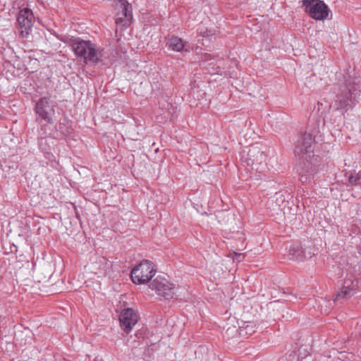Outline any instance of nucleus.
<instances>
[{"label":"nucleus","instance_id":"obj_1","mask_svg":"<svg viewBox=\"0 0 361 361\" xmlns=\"http://www.w3.org/2000/svg\"><path fill=\"white\" fill-rule=\"evenodd\" d=\"M314 138L310 133H304L298 139L294 153L300 160L306 161L308 164H304L305 167L299 171L300 180L302 184H309L314 179V174L312 173V168L310 164L311 158L314 156L312 145Z\"/></svg>","mask_w":361,"mask_h":361},{"label":"nucleus","instance_id":"obj_2","mask_svg":"<svg viewBox=\"0 0 361 361\" xmlns=\"http://www.w3.org/2000/svg\"><path fill=\"white\" fill-rule=\"evenodd\" d=\"M358 94V87L348 73L343 75V82L339 85L338 92L330 107L334 110H344L347 111L356 104Z\"/></svg>","mask_w":361,"mask_h":361},{"label":"nucleus","instance_id":"obj_3","mask_svg":"<svg viewBox=\"0 0 361 361\" xmlns=\"http://www.w3.org/2000/svg\"><path fill=\"white\" fill-rule=\"evenodd\" d=\"M72 48L75 55L83 58L85 63L105 65L111 63L110 60L106 61L107 53L97 49L96 45L90 40H74L72 42Z\"/></svg>","mask_w":361,"mask_h":361},{"label":"nucleus","instance_id":"obj_4","mask_svg":"<svg viewBox=\"0 0 361 361\" xmlns=\"http://www.w3.org/2000/svg\"><path fill=\"white\" fill-rule=\"evenodd\" d=\"M154 264L149 260H143L131 271L130 277L135 284H145L155 275Z\"/></svg>","mask_w":361,"mask_h":361},{"label":"nucleus","instance_id":"obj_5","mask_svg":"<svg viewBox=\"0 0 361 361\" xmlns=\"http://www.w3.org/2000/svg\"><path fill=\"white\" fill-rule=\"evenodd\" d=\"M309 16L317 20H324L329 16L328 6L320 0H302Z\"/></svg>","mask_w":361,"mask_h":361},{"label":"nucleus","instance_id":"obj_6","mask_svg":"<svg viewBox=\"0 0 361 361\" xmlns=\"http://www.w3.org/2000/svg\"><path fill=\"white\" fill-rule=\"evenodd\" d=\"M55 105L49 97L40 98L36 103L35 111L36 114L48 123H53V116L55 114Z\"/></svg>","mask_w":361,"mask_h":361},{"label":"nucleus","instance_id":"obj_7","mask_svg":"<svg viewBox=\"0 0 361 361\" xmlns=\"http://www.w3.org/2000/svg\"><path fill=\"white\" fill-rule=\"evenodd\" d=\"M34 20L35 17L30 9L25 8L19 11L18 16V32L22 37H27L32 31Z\"/></svg>","mask_w":361,"mask_h":361},{"label":"nucleus","instance_id":"obj_8","mask_svg":"<svg viewBox=\"0 0 361 361\" xmlns=\"http://www.w3.org/2000/svg\"><path fill=\"white\" fill-rule=\"evenodd\" d=\"M117 14L116 23L123 26L130 25L133 20V8L126 0H118L116 4Z\"/></svg>","mask_w":361,"mask_h":361},{"label":"nucleus","instance_id":"obj_9","mask_svg":"<svg viewBox=\"0 0 361 361\" xmlns=\"http://www.w3.org/2000/svg\"><path fill=\"white\" fill-rule=\"evenodd\" d=\"M151 288L154 290L156 293L166 300L173 297L175 293V286L166 279L157 277L151 283Z\"/></svg>","mask_w":361,"mask_h":361},{"label":"nucleus","instance_id":"obj_10","mask_svg":"<svg viewBox=\"0 0 361 361\" xmlns=\"http://www.w3.org/2000/svg\"><path fill=\"white\" fill-rule=\"evenodd\" d=\"M121 328L129 333L133 326L137 322V314L131 308H127L123 310L119 317Z\"/></svg>","mask_w":361,"mask_h":361},{"label":"nucleus","instance_id":"obj_11","mask_svg":"<svg viewBox=\"0 0 361 361\" xmlns=\"http://www.w3.org/2000/svg\"><path fill=\"white\" fill-rule=\"evenodd\" d=\"M166 46L169 49L173 51H190V47L188 42H184L181 38L176 36H172L168 38Z\"/></svg>","mask_w":361,"mask_h":361},{"label":"nucleus","instance_id":"obj_12","mask_svg":"<svg viewBox=\"0 0 361 361\" xmlns=\"http://www.w3.org/2000/svg\"><path fill=\"white\" fill-rule=\"evenodd\" d=\"M248 165H250L252 169L258 170L257 164H261L265 160V155L263 152H260L258 149L253 148L248 152Z\"/></svg>","mask_w":361,"mask_h":361},{"label":"nucleus","instance_id":"obj_13","mask_svg":"<svg viewBox=\"0 0 361 361\" xmlns=\"http://www.w3.org/2000/svg\"><path fill=\"white\" fill-rule=\"evenodd\" d=\"M357 288L355 287H345V285H343L341 291L337 293L334 302L352 297L355 293Z\"/></svg>","mask_w":361,"mask_h":361},{"label":"nucleus","instance_id":"obj_14","mask_svg":"<svg viewBox=\"0 0 361 361\" xmlns=\"http://www.w3.org/2000/svg\"><path fill=\"white\" fill-rule=\"evenodd\" d=\"M289 255L292 256L293 259L302 261L304 260V250L299 245H293L290 247Z\"/></svg>","mask_w":361,"mask_h":361},{"label":"nucleus","instance_id":"obj_15","mask_svg":"<svg viewBox=\"0 0 361 361\" xmlns=\"http://www.w3.org/2000/svg\"><path fill=\"white\" fill-rule=\"evenodd\" d=\"M255 332L253 329V326L251 322L247 323L245 326H240L239 328V334L240 335L250 334L251 335Z\"/></svg>","mask_w":361,"mask_h":361},{"label":"nucleus","instance_id":"obj_16","mask_svg":"<svg viewBox=\"0 0 361 361\" xmlns=\"http://www.w3.org/2000/svg\"><path fill=\"white\" fill-rule=\"evenodd\" d=\"M343 285H345V287H355L357 288V281L353 278H346L343 283Z\"/></svg>","mask_w":361,"mask_h":361},{"label":"nucleus","instance_id":"obj_17","mask_svg":"<svg viewBox=\"0 0 361 361\" xmlns=\"http://www.w3.org/2000/svg\"><path fill=\"white\" fill-rule=\"evenodd\" d=\"M304 250V259H310L313 255H314V251L313 249L310 247H306L303 248Z\"/></svg>","mask_w":361,"mask_h":361},{"label":"nucleus","instance_id":"obj_18","mask_svg":"<svg viewBox=\"0 0 361 361\" xmlns=\"http://www.w3.org/2000/svg\"><path fill=\"white\" fill-rule=\"evenodd\" d=\"M39 135L41 139H43L47 136V133L44 131L43 127L41 128L40 131L39 132Z\"/></svg>","mask_w":361,"mask_h":361}]
</instances>
